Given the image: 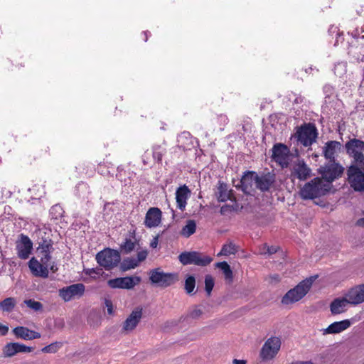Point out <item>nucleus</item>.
I'll use <instances>...</instances> for the list:
<instances>
[{
  "label": "nucleus",
  "instance_id": "obj_1",
  "mask_svg": "<svg viewBox=\"0 0 364 364\" xmlns=\"http://www.w3.org/2000/svg\"><path fill=\"white\" fill-rule=\"evenodd\" d=\"M330 189L328 183H324L322 178H315L301 188L300 196L303 199H314L325 195Z\"/></svg>",
  "mask_w": 364,
  "mask_h": 364
},
{
  "label": "nucleus",
  "instance_id": "obj_2",
  "mask_svg": "<svg viewBox=\"0 0 364 364\" xmlns=\"http://www.w3.org/2000/svg\"><path fill=\"white\" fill-rule=\"evenodd\" d=\"M315 279L313 277L306 279L289 290L282 297V303L289 305L300 301L308 293Z\"/></svg>",
  "mask_w": 364,
  "mask_h": 364
},
{
  "label": "nucleus",
  "instance_id": "obj_3",
  "mask_svg": "<svg viewBox=\"0 0 364 364\" xmlns=\"http://www.w3.org/2000/svg\"><path fill=\"white\" fill-rule=\"evenodd\" d=\"M120 259L121 257L119 252L110 248H106L96 255L97 263L107 270L117 267Z\"/></svg>",
  "mask_w": 364,
  "mask_h": 364
},
{
  "label": "nucleus",
  "instance_id": "obj_4",
  "mask_svg": "<svg viewBox=\"0 0 364 364\" xmlns=\"http://www.w3.org/2000/svg\"><path fill=\"white\" fill-rule=\"evenodd\" d=\"M347 176L348 182L354 191L364 192V166L350 165Z\"/></svg>",
  "mask_w": 364,
  "mask_h": 364
},
{
  "label": "nucleus",
  "instance_id": "obj_5",
  "mask_svg": "<svg viewBox=\"0 0 364 364\" xmlns=\"http://www.w3.org/2000/svg\"><path fill=\"white\" fill-rule=\"evenodd\" d=\"M348 154L353 158L351 165L364 166V141L353 139L346 144Z\"/></svg>",
  "mask_w": 364,
  "mask_h": 364
},
{
  "label": "nucleus",
  "instance_id": "obj_6",
  "mask_svg": "<svg viewBox=\"0 0 364 364\" xmlns=\"http://www.w3.org/2000/svg\"><path fill=\"white\" fill-rule=\"evenodd\" d=\"M178 259L183 265L195 264L201 267L207 266L213 260L210 257L196 251L182 252Z\"/></svg>",
  "mask_w": 364,
  "mask_h": 364
},
{
  "label": "nucleus",
  "instance_id": "obj_7",
  "mask_svg": "<svg viewBox=\"0 0 364 364\" xmlns=\"http://www.w3.org/2000/svg\"><path fill=\"white\" fill-rule=\"evenodd\" d=\"M294 136L300 144L309 146L316 141L317 130L311 124H304L298 128Z\"/></svg>",
  "mask_w": 364,
  "mask_h": 364
},
{
  "label": "nucleus",
  "instance_id": "obj_8",
  "mask_svg": "<svg viewBox=\"0 0 364 364\" xmlns=\"http://www.w3.org/2000/svg\"><path fill=\"white\" fill-rule=\"evenodd\" d=\"M311 175V169L303 159H298L290 165V176L294 179L305 181Z\"/></svg>",
  "mask_w": 364,
  "mask_h": 364
},
{
  "label": "nucleus",
  "instance_id": "obj_9",
  "mask_svg": "<svg viewBox=\"0 0 364 364\" xmlns=\"http://www.w3.org/2000/svg\"><path fill=\"white\" fill-rule=\"evenodd\" d=\"M319 173L324 179V183H331L334 180L341 176L343 172V168L337 163L332 162L319 168ZM331 186V185H330Z\"/></svg>",
  "mask_w": 364,
  "mask_h": 364
},
{
  "label": "nucleus",
  "instance_id": "obj_10",
  "mask_svg": "<svg viewBox=\"0 0 364 364\" xmlns=\"http://www.w3.org/2000/svg\"><path fill=\"white\" fill-rule=\"evenodd\" d=\"M281 347V341L277 337H271L268 338L263 345L260 356L262 360H272L278 353Z\"/></svg>",
  "mask_w": 364,
  "mask_h": 364
},
{
  "label": "nucleus",
  "instance_id": "obj_11",
  "mask_svg": "<svg viewBox=\"0 0 364 364\" xmlns=\"http://www.w3.org/2000/svg\"><path fill=\"white\" fill-rule=\"evenodd\" d=\"M150 280L160 287H166L174 284L177 277L175 274L165 273L159 269H156L151 272Z\"/></svg>",
  "mask_w": 364,
  "mask_h": 364
},
{
  "label": "nucleus",
  "instance_id": "obj_12",
  "mask_svg": "<svg viewBox=\"0 0 364 364\" xmlns=\"http://www.w3.org/2000/svg\"><path fill=\"white\" fill-rule=\"evenodd\" d=\"M85 290V285L78 283L60 289L59 295L65 301H69L73 299L81 297L84 294Z\"/></svg>",
  "mask_w": 364,
  "mask_h": 364
},
{
  "label": "nucleus",
  "instance_id": "obj_13",
  "mask_svg": "<svg viewBox=\"0 0 364 364\" xmlns=\"http://www.w3.org/2000/svg\"><path fill=\"white\" fill-rule=\"evenodd\" d=\"M289 148L283 144H277L272 148V159L282 168L287 167L290 153Z\"/></svg>",
  "mask_w": 364,
  "mask_h": 364
},
{
  "label": "nucleus",
  "instance_id": "obj_14",
  "mask_svg": "<svg viewBox=\"0 0 364 364\" xmlns=\"http://www.w3.org/2000/svg\"><path fill=\"white\" fill-rule=\"evenodd\" d=\"M141 282V278L137 276L119 277L109 279L107 284L112 289L119 288L131 289Z\"/></svg>",
  "mask_w": 364,
  "mask_h": 364
},
{
  "label": "nucleus",
  "instance_id": "obj_15",
  "mask_svg": "<svg viewBox=\"0 0 364 364\" xmlns=\"http://www.w3.org/2000/svg\"><path fill=\"white\" fill-rule=\"evenodd\" d=\"M33 347L26 346L20 343H8L3 348V355L5 358H11L18 353H30Z\"/></svg>",
  "mask_w": 364,
  "mask_h": 364
},
{
  "label": "nucleus",
  "instance_id": "obj_16",
  "mask_svg": "<svg viewBox=\"0 0 364 364\" xmlns=\"http://www.w3.org/2000/svg\"><path fill=\"white\" fill-rule=\"evenodd\" d=\"M162 213L158 208H150L146 213L144 225L146 228L158 227L161 223Z\"/></svg>",
  "mask_w": 364,
  "mask_h": 364
},
{
  "label": "nucleus",
  "instance_id": "obj_17",
  "mask_svg": "<svg viewBox=\"0 0 364 364\" xmlns=\"http://www.w3.org/2000/svg\"><path fill=\"white\" fill-rule=\"evenodd\" d=\"M33 248V243L28 237L21 235V240L17 242L16 250L18 256L23 259L28 258Z\"/></svg>",
  "mask_w": 364,
  "mask_h": 364
},
{
  "label": "nucleus",
  "instance_id": "obj_18",
  "mask_svg": "<svg viewBox=\"0 0 364 364\" xmlns=\"http://www.w3.org/2000/svg\"><path fill=\"white\" fill-rule=\"evenodd\" d=\"M350 304L358 305L364 302V284L351 288L346 294Z\"/></svg>",
  "mask_w": 364,
  "mask_h": 364
},
{
  "label": "nucleus",
  "instance_id": "obj_19",
  "mask_svg": "<svg viewBox=\"0 0 364 364\" xmlns=\"http://www.w3.org/2000/svg\"><path fill=\"white\" fill-rule=\"evenodd\" d=\"M49 264L45 265L43 263L39 262L35 257L31 258L28 262V267L31 273L36 277L46 278L48 277Z\"/></svg>",
  "mask_w": 364,
  "mask_h": 364
},
{
  "label": "nucleus",
  "instance_id": "obj_20",
  "mask_svg": "<svg viewBox=\"0 0 364 364\" xmlns=\"http://www.w3.org/2000/svg\"><path fill=\"white\" fill-rule=\"evenodd\" d=\"M53 250L51 240H43L40 243L37 248V252L41 257V262L45 265L50 262L51 259L50 254Z\"/></svg>",
  "mask_w": 364,
  "mask_h": 364
},
{
  "label": "nucleus",
  "instance_id": "obj_21",
  "mask_svg": "<svg viewBox=\"0 0 364 364\" xmlns=\"http://www.w3.org/2000/svg\"><path fill=\"white\" fill-rule=\"evenodd\" d=\"M256 173L251 171L245 173L240 180V187L242 191L245 193L250 194L254 187L256 188Z\"/></svg>",
  "mask_w": 364,
  "mask_h": 364
},
{
  "label": "nucleus",
  "instance_id": "obj_22",
  "mask_svg": "<svg viewBox=\"0 0 364 364\" xmlns=\"http://www.w3.org/2000/svg\"><path fill=\"white\" fill-rule=\"evenodd\" d=\"M141 316L142 309L141 308L134 309L124 322L123 330L127 332L134 330L140 321Z\"/></svg>",
  "mask_w": 364,
  "mask_h": 364
},
{
  "label": "nucleus",
  "instance_id": "obj_23",
  "mask_svg": "<svg viewBox=\"0 0 364 364\" xmlns=\"http://www.w3.org/2000/svg\"><path fill=\"white\" fill-rule=\"evenodd\" d=\"M13 333L18 338L26 341L40 338L41 335L38 332L28 329L24 326H18L13 329Z\"/></svg>",
  "mask_w": 364,
  "mask_h": 364
},
{
  "label": "nucleus",
  "instance_id": "obj_24",
  "mask_svg": "<svg viewBox=\"0 0 364 364\" xmlns=\"http://www.w3.org/2000/svg\"><path fill=\"white\" fill-rule=\"evenodd\" d=\"M341 148L340 142L336 141H329L326 143L323 152L325 158L331 162L335 161L336 155L339 152Z\"/></svg>",
  "mask_w": 364,
  "mask_h": 364
},
{
  "label": "nucleus",
  "instance_id": "obj_25",
  "mask_svg": "<svg viewBox=\"0 0 364 364\" xmlns=\"http://www.w3.org/2000/svg\"><path fill=\"white\" fill-rule=\"evenodd\" d=\"M190 190L186 186L179 187L176 192L177 207L181 210H184L187 204V200L190 196Z\"/></svg>",
  "mask_w": 364,
  "mask_h": 364
},
{
  "label": "nucleus",
  "instance_id": "obj_26",
  "mask_svg": "<svg viewBox=\"0 0 364 364\" xmlns=\"http://www.w3.org/2000/svg\"><path fill=\"white\" fill-rule=\"evenodd\" d=\"M350 326V322L347 319L333 322L328 328L323 329V334L338 333L347 329Z\"/></svg>",
  "mask_w": 364,
  "mask_h": 364
},
{
  "label": "nucleus",
  "instance_id": "obj_27",
  "mask_svg": "<svg viewBox=\"0 0 364 364\" xmlns=\"http://www.w3.org/2000/svg\"><path fill=\"white\" fill-rule=\"evenodd\" d=\"M274 182V177L271 174H266L262 176H258L257 174L256 178V188L265 191L269 190L272 183Z\"/></svg>",
  "mask_w": 364,
  "mask_h": 364
},
{
  "label": "nucleus",
  "instance_id": "obj_28",
  "mask_svg": "<svg viewBox=\"0 0 364 364\" xmlns=\"http://www.w3.org/2000/svg\"><path fill=\"white\" fill-rule=\"evenodd\" d=\"M231 191L228 189V185L219 181L215 191V196L218 200L220 202H225L231 199Z\"/></svg>",
  "mask_w": 364,
  "mask_h": 364
},
{
  "label": "nucleus",
  "instance_id": "obj_29",
  "mask_svg": "<svg viewBox=\"0 0 364 364\" xmlns=\"http://www.w3.org/2000/svg\"><path fill=\"white\" fill-rule=\"evenodd\" d=\"M348 304L349 302L346 295L344 298L336 299L331 304V311L333 314H341L346 310Z\"/></svg>",
  "mask_w": 364,
  "mask_h": 364
},
{
  "label": "nucleus",
  "instance_id": "obj_30",
  "mask_svg": "<svg viewBox=\"0 0 364 364\" xmlns=\"http://www.w3.org/2000/svg\"><path fill=\"white\" fill-rule=\"evenodd\" d=\"M140 245L139 241L134 236H132L125 239V241L121 245V250L122 252L128 254L133 250H139Z\"/></svg>",
  "mask_w": 364,
  "mask_h": 364
},
{
  "label": "nucleus",
  "instance_id": "obj_31",
  "mask_svg": "<svg viewBox=\"0 0 364 364\" xmlns=\"http://www.w3.org/2000/svg\"><path fill=\"white\" fill-rule=\"evenodd\" d=\"M237 251V247L232 242H230L225 244L220 252L218 254V256H229L230 255H234Z\"/></svg>",
  "mask_w": 364,
  "mask_h": 364
},
{
  "label": "nucleus",
  "instance_id": "obj_32",
  "mask_svg": "<svg viewBox=\"0 0 364 364\" xmlns=\"http://www.w3.org/2000/svg\"><path fill=\"white\" fill-rule=\"evenodd\" d=\"M196 222L193 220H189L187 221L186 225L182 228L181 234L186 237H188L196 232Z\"/></svg>",
  "mask_w": 364,
  "mask_h": 364
},
{
  "label": "nucleus",
  "instance_id": "obj_33",
  "mask_svg": "<svg viewBox=\"0 0 364 364\" xmlns=\"http://www.w3.org/2000/svg\"><path fill=\"white\" fill-rule=\"evenodd\" d=\"M139 264V261L136 258L129 257L124 259L121 264V269L123 271H127L132 269H134Z\"/></svg>",
  "mask_w": 364,
  "mask_h": 364
},
{
  "label": "nucleus",
  "instance_id": "obj_34",
  "mask_svg": "<svg viewBox=\"0 0 364 364\" xmlns=\"http://www.w3.org/2000/svg\"><path fill=\"white\" fill-rule=\"evenodd\" d=\"M16 306V301L12 297H9L0 303V308L3 311L10 312Z\"/></svg>",
  "mask_w": 364,
  "mask_h": 364
},
{
  "label": "nucleus",
  "instance_id": "obj_35",
  "mask_svg": "<svg viewBox=\"0 0 364 364\" xmlns=\"http://www.w3.org/2000/svg\"><path fill=\"white\" fill-rule=\"evenodd\" d=\"M216 267L220 268L226 279L231 281L232 279V272L230 269V265L226 262H220L216 264Z\"/></svg>",
  "mask_w": 364,
  "mask_h": 364
},
{
  "label": "nucleus",
  "instance_id": "obj_36",
  "mask_svg": "<svg viewBox=\"0 0 364 364\" xmlns=\"http://www.w3.org/2000/svg\"><path fill=\"white\" fill-rule=\"evenodd\" d=\"M196 287V279L193 276H189L185 281V289L188 294H191Z\"/></svg>",
  "mask_w": 364,
  "mask_h": 364
},
{
  "label": "nucleus",
  "instance_id": "obj_37",
  "mask_svg": "<svg viewBox=\"0 0 364 364\" xmlns=\"http://www.w3.org/2000/svg\"><path fill=\"white\" fill-rule=\"evenodd\" d=\"M24 304L30 309L35 311L42 310L43 305L41 302L35 301L33 299H27L24 301Z\"/></svg>",
  "mask_w": 364,
  "mask_h": 364
},
{
  "label": "nucleus",
  "instance_id": "obj_38",
  "mask_svg": "<svg viewBox=\"0 0 364 364\" xmlns=\"http://www.w3.org/2000/svg\"><path fill=\"white\" fill-rule=\"evenodd\" d=\"M62 344L60 342H55L48 346H45L41 349V351L46 353H54L61 347Z\"/></svg>",
  "mask_w": 364,
  "mask_h": 364
},
{
  "label": "nucleus",
  "instance_id": "obj_39",
  "mask_svg": "<svg viewBox=\"0 0 364 364\" xmlns=\"http://www.w3.org/2000/svg\"><path fill=\"white\" fill-rule=\"evenodd\" d=\"M63 209L59 205H55L51 207L50 210V213L52 215V218L54 219H58L63 216Z\"/></svg>",
  "mask_w": 364,
  "mask_h": 364
},
{
  "label": "nucleus",
  "instance_id": "obj_40",
  "mask_svg": "<svg viewBox=\"0 0 364 364\" xmlns=\"http://www.w3.org/2000/svg\"><path fill=\"white\" fill-rule=\"evenodd\" d=\"M346 73V63L340 62L335 65L334 73L339 77H342Z\"/></svg>",
  "mask_w": 364,
  "mask_h": 364
},
{
  "label": "nucleus",
  "instance_id": "obj_41",
  "mask_svg": "<svg viewBox=\"0 0 364 364\" xmlns=\"http://www.w3.org/2000/svg\"><path fill=\"white\" fill-rule=\"evenodd\" d=\"M164 154V150L160 146L153 147V158L157 162H161Z\"/></svg>",
  "mask_w": 364,
  "mask_h": 364
},
{
  "label": "nucleus",
  "instance_id": "obj_42",
  "mask_svg": "<svg viewBox=\"0 0 364 364\" xmlns=\"http://www.w3.org/2000/svg\"><path fill=\"white\" fill-rule=\"evenodd\" d=\"M214 287V279L210 275H206L205 278V288L207 294H210Z\"/></svg>",
  "mask_w": 364,
  "mask_h": 364
},
{
  "label": "nucleus",
  "instance_id": "obj_43",
  "mask_svg": "<svg viewBox=\"0 0 364 364\" xmlns=\"http://www.w3.org/2000/svg\"><path fill=\"white\" fill-rule=\"evenodd\" d=\"M136 251H137V258H136V260L139 261V263H140L141 262L144 261L146 258L148 252H147L146 250L141 249V247H140V249Z\"/></svg>",
  "mask_w": 364,
  "mask_h": 364
},
{
  "label": "nucleus",
  "instance_id": "obj_44",
  "mask_svg": "<svg viewBox=\"0 0 364 364\" xmlns=\"http://www.w3.org/2000/svg\"><path fill=\"white\" fill-rule=\"evenodd\" d=\"M203 314V311L200 309L199 308H195L194 309H193L191 312H190V316L192 318H199Z\"/></svg>",
  "mask_w": 364,
  "mask_h": 364
},
{
  "label": "nucleus",
  "instance_id": "obj_45",
  "mask_svg": "<svg viewBox=\"0 0 364 364\" xmlns=\"http://www.w3.org/2000/svg\"><path fill=\"white\" fill-rule=\"evenodd\" d=\"M105 304L107 308L108 314L112 315L114 313L112 302L109 299H105Z\"/></svg>",
  "mask_w": 364,
  "mask_h": 364
},
{
  "label": "nucleus",
  "instance_id": "obj_46",
  "mask_svg": "<svg viewBox=\"0 0 364 364\" xmlns=\"http://www.w3.org/2000/svg\"><path fill=\"white\" fill-rule=\"evenodd\" d=\"M267 250H268V246L266 244H263L260 247H259L258 250H257L258 254L265 255L267 254Z\"/></svg>",
  "mask_w": 364,
  "mask_h": 364
},
{
  "label": "nucleus",
  "instance_id": "obj_47",
  "mask_svg": "<svg viewBox=\"0 0 364 364\" xmlns=\"http://www.w3.org/2000/svg\"><path fill=\"white\" fill-rule=\"evenodd\" d=\"M9 331V327L0 323V335L5 336Z\"/></svg>",
  "mask_w": 364,
  "mask_h": 364
},
{
  "label": "nucleus",
  "instance_id": "obj_48",
  "mask_svg": "<svg viewBox=\"0 0 364 364\" xmlns=\"http://www.w3.org/2000/svg\"><path fill=\"white\" fill-rule=\"evenodd\" d=\"M101 271V269H88L86 270V274L92 277V275L94 274H100V272Z\"/></svg>",
  "mask_w": 364,
  "mask_h": 364
},
{
  "label": "nucleus",
  "instance_id": "obj_49",
  "mask_svg": "<svg viewBox=\"0 0 364 364\" xmlns=\"http://www.w3.org/2000/svg\"><path fill=\"white\" fill-rule=\"evenodd\" d=\"M277 247H274V246H272V247L268 246L267 255H272V254L277 252Z\"/></svg>",
  "mask_w": 364,
  "mask_h": 364
},
{
  "label": "nucleus",
  "instance_id": "obj_50",
  "mask_svg": "<svg viewBox=\"0 0 364 364\" xmlns=\"http://www.w3.org/2000/svg\"><path fill=\"white\" fill-rule=\"evenodd\" d=\"M157 245H158V237H154L153 241L151 242L150 245L151 247L155 248V247H156Z\"/></svg>",
  "mask_w": 364,
  "mask_h": 364
},
{
  "label": "nucleus",
  "instance_id": "obj_51",
  "mask_svg": "<svg viewBox=\"0 0 364 364\" xmlns=\"http://www.w3.org/2000/svg\"><path fill=\"white\" fill-rule=\"evenodd\" d=\"M232 363H233V364H246V360L234 359L232 360Z\"/></svg>",
  "mask_w": 364,
  "mask_h": 364
},
{
  "label": "nucleus",
  "instance_id": "obj_52",
  "mask_svg": "<svg viewBox=\"0 0 364 364\" xmlns=\"http://www.w3.org/2000/svg\"><path fill=\"white\" fill-rule=\"evenodd\" d=\"M219 119L224 123L226 124L228 122V117L225 115H220Z\"/></svg>",
  "mask_w": 364,
  "mask_h": 364
},
{
  "label": "nucleus",
  "instance_id": "obj_53",
  "mask_svg": "<svg viewBox=\"0 0 364 364\" xmlns=\"http://www.w3.org/2000/svg\"><path fill=\"white\" fill-rule=\"evenodd\" d=\"M357 225L359 226H364V218L358 220Z\"/></svg>",
  "mask_w": 364,
  "mask_h": 364
},
{
  "label": "nucleus",
  "instance_id": "obj_54",
  "mask_svg": "<svg viewBox=\"0 0 364 364\" xmlns=\"http://www.w3.org/2000/svg\"><path fill=\"white\" fill-rule=\"evenodd\" d=\"M353 38H357L359 36L358 31L355 30L352 33Z\"/></svg>",
  "mask_w": 364,
  "mask_h": 364
},
{
  "label": "nucleus",
  "instance_id": "obj_55",
  "mask_svg": "<svg viewBox=\"0 0 364 364\" xmlns=\"http://www.w3.org/2000/svg\"><path fill=\"white\" fill-rule=\"evenodd\" d=\"M272 278L273 279H274L276 282H278V281H279V276H278V275H277V274H275V275H274L273 277H272Z\"/></svg>",
  "mask_w": 364,
  "mask_h": 364
},
{
  "label": "nucleus",
  "instance_id": "obj_56",
  "mask_svg": "<svg viewBox=\"0 0 364 364\" xmlns=\"http://www.w3.org/2000/svg\"><path fill=\"white\" fill-rule=\"evenodd\" d=\"M147 33H148V32H146V31L144 33V36H145V41H147V39H148V38H147Z\"/></svg>",
  "mask_w": 364,
  "mask_h": 364
},
{
  "label": "nucleus",
  "instance_id": "obj_57",
  "mask_svg": "<svg viewBox=\"0 0 364 364\" xmlns=\"http://www.w3.org/2000/svg\"><path fill=\"white\" fill-rule=\"evenodd\" d=\"M50 269H51V270H53V271H55V269H54V267H53V266H51V267H50Z\"/></svg>",
  "mask_w": 364,
  "mask_h": 364
},
{
  "label": "nucleus",
  "instance_id": "obj_58",
  "mask_svg": "<svg viewBox=\"0 0 364 364\" xmlns=\"http://www.w3.org/2000/svg\"><path fill=\"white\" fill-rule=\"evenodd\" d=\"M224 211V207H222L221 208V212H223Z\"/></svg>",
  "mask_w": 364,
  "mask_h": 364
}]
</instances>
